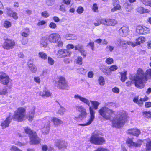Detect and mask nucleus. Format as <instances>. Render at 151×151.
<instances>
[{"mask_svg":"<svg viewBox=\"0 0 151 151\" xmlns=\"http://www.w3.org/2000/svg\"><path fill=\"white\" fill-rule=\"evenodd\" d=\"M131 80L132 83L135 84L136 87L140 88H143L145 83V79L142 69L141 68H138L136 75L132 77Z\"/></svg>","mask_w":151,"mask_h":151,"instance_id":"nucleus-2","label":"nucleus"},{"mask_svg":"<svg viewBox=\"0 0 151 151\" xmlns=\"http://www.w3.org/2000/svg\"><path fill=\"white\" fill-rule=\"evenodd\" d=\"M12 81L8 74L2 72H0V83L2 84L11 88Z\"/></svg>","mask_w":151,"mask_h":151,"instance_id":"nucleus-9","label":"nucleus"},{"mask_svg":"<svg viewBox=\"0 0 151 151\" xmlns=\"http://www.w3.org/2000/svg\"><path fill=\"white\" fill-rule=\"evenodd\" d=\"M30 31L28 28H25L23 29L21 32V35L24 37L28 36L29 35Z\"/></svg>","mask_w":151,"mask_h":151,"instance_id":"nucleus-26","label":"nucleus"},{"mask_svg":"<svg viewBox=\"0 0 151 151\" xmlns=\"http://www.w3.org/2000/svg\"><path fill=\"white\" fill-rule=\"evenodd\" d=\"M74 98L76 100H79L83 103L86 104L90 107H92L93 110H96L98 109L100 103L96 101H90L86 98L81 96L78 94H76ZM94 111V110H93Z\"/></svg>","mask_w":151,"mask_h":151,"instance_id":"nucleus-4","label":"nucleus"},{"mask_svg":"<svg viewBox=\"0 0 151 151\" xmlns=\"http://www.w3.org/2000/svg\"><path fill=\"white\" fill-rule=\"evenodd\" d=\"M49 15V13L47 11H44L41 13V16L45 18H47Z\"/></svg>","mask_w":151,"mask_h":151,"instance_id":"nucleus-51","label":"nucleus"},{"mask_svg":"<svg viewBox=\"0 0 151 151\" xmlns=\"http://www.w3.org/2000/svg\"><path fill=\"white\" fill-rule=\"evenodd\" d=\"M48 63L51 65H53L54 63V61L53 59L50 57L48 58Z\"/></svg>","mask_w":151,"mask_h":151,"instance_id":"nucleus-55","label":"nucleus"},{"mask_svg":"<svg viewBox=\"0 0 151 151\" xmlns=\"http://www.w3.org/2000/svg\"><path fill=\"white\" fill-rule=\"evenodd\" d=\"M12 118V116L10 114L9 116L7 117L5 120L1 122V126L2 129H5L9 126Z\"/></svg>","mask_w":151,"mask_h":151,"instance_id":"nucleus-21","label":"nucleus"},{"mask_svg":"<svg viewBox=\"0 0 151 151\" xmlns=\"http://www.w3.org/2000/svg\"><path fill=\"white\" fill-rule=\"evenodd\" d=\"M50 118L51 120L53 122V124L55 126H60L63 123L62 121L58 118L55 117H50Z\"/></svg>","mask_w":151,"mask_h":151,"instance_id":"nucleus-24","label":"nucleus"},{"mask_svg":"<svg viewBox=\"0 0 151 151\" xmlns=\"http://www.w3.org/2000/svg\"><path fill=\"white\" fill-rule=\"evenodd\" d=\"M76 109L80 112L79 117L82 118L85 117L87 115L86 109L81 106L78 105L76 106Z\"/></svg>","mask_w":151,"mask_h":151,"instance_id":"nucleus-16","label":"nucleus"},{"mask_svg":"<svg viewBox=\"0 0 151 151\" xmlns=\"http://www.w3.org/2000/svg\"><path fill=\"white\" fill-rule=\"evenodd\" d=\"M129 31L128 27H123L119 29V33L120 36L124 37L128 35Z\"/></svg>","mask_w":151,"mask_h":151,"instance_id":"nucleus-20","label":"nucleus"},{"mask_svg":"<svg viewBox=\"0 0 151 151\" xmlns=\"http://www.w3.org/2000/svg\"><path fill=\"white\" fill-rule=\"evenodd\" d=\"M127 44L129 45L130 46L133 47H134L137 46L136 42H133L132 41H128L127 42Z\"/></svg>","mask_w":151,"mask_h":151,"instance_id":"nucleus-50","label":"nucleus"},{"mask_svg":"<svg viewBox=\"0 0 151 151\" xmlns=\"http://www.w3.org/2000/svg\"><path fill=\"white\" fill-rule=\"evenodd\" d=\"M102 70L103 72L104 73L105 75H110L111 73V71H110V70H106L105 69H104L101 70Z\"/></svg>","mask_w":151,"mask_h":151,"instance_id":"nucleus-53","label":"nucleus"},{"mask_svg":"<svg viewBox=\"0 0 151 151\" xmlns=\"http://www.w3.org/2000/svg\"><path fill=\"white\" fill-rule=\"evenodd\" d=\"M5 41L4 42L2 47L6 49L9 50L15 46V42L13 40L9 39H4Z\"/></svg>","mask_w":151,"mask_h":151,"instance_id":"nucleus-13","label":"nucleus"},{"mask_svg":"<svg viewBox=\"0 0 151 151\" xmlns=\"http://www.w3.org/2000/svg\"><path fill=\"white\" fill-rule=\"evenodd\" d=\"M65 38L68 40H76L77 37L75 35L68 34L66 35Z\"/></svg>","mask_w":151,"mask_h":151,"instance_id":"nucleus-29","label":"nucleus"},{"mask_svg":"<svg viewBox=\"0 0 151 151\" xmlns=\"http://www.w3.org/2000/svg\"><path fill=\"white\" fill-rule=\"evenodd\" d=\"M94 73L92 71H89L88 73V76L89 78H92L94 76Z\"/></svg>","mask_w":151,"mask_h":151,"instance_id":"nucleus-64","label":"nucleus"},{"mask_svg":"<svg viewBox=\"0 0 151 151\" xmlns=\"http://www.w3.org/2000/svg\"><path fill=\"white\" fill-rule=\"evenodd\" d=\"M146 149V151H151V141L150 140L147 141Z\"/></svg>","mask_w":151,"mask_h":151,"instance_id":"nucleus-36","label":"nucleus"},{"mask_svg":"<svg viewBox=\"0 0 151 151\" xmlns=\"http://www.w3.org/2000/svg\"><path fill=\"white\" fill-rule=\"evenodd\" d=\"M29 68L31 71L33 73H35L37 71V68L35 65L30 67Z\"/></svg>","mask_w":151,"mask_h":151,"instance_id":"nucleus-57","label":"nucleus"},{"mask_svg":"<svg viewBox=\"0 0 151 151\" xmlns=\"http://www.w3.org/2000/svg\"><path fill=\"white\" fill-rule=\"evenodd\" d=\"M34 81L37 83L40 84L41 82V80L38 76H35L34 78Z\"/></svg>","mask_w":151,"mask_h":151,"instance_id":"nucleus-58","label":"nucleus"},{"mask_svg":"<svg viewBox=\"0 0 151 151\" xmlns=\"http://www.w3.org/2000/svg\"><path fill=\"white\" fill-rule=\"evenodd\" d=\"M74 62L77 65H81L83 63L82 58L80 56L77 57L75 59Z\"/></svg>","mask_w":151,"mask_h":151,"instance_id":"nucleus-32","label":"nucleus"},{"mask_svg":"<svg viewBox=\"0 0 151 151\" xmlns=\"http://www.w3.org/2000/svg\"><path fill=\"white\" fill-rule=\"evenodd\" d=\"M5 11L6 12V13L7 15L10 17L11 16L13 12L10 8L9 7H6L5 9Z\"/></svg>","mask_w":151,"mask_h":151,"instance_id":"nucleus-42","label":"nucleus"},{"mask_svg":"<svg viewBox=\"0 0 151 151\" xmlns=\"http://www.w3.org/2000/svg\"><path fill=\"white\" fill-rule=\"evenodd\" d=\"M112 91L115 93H118L119 92V89L117 87H114L112 89Z\"/></svg>","mask_w":151,"mask_h":151,"instance_id":"nucleus-60","label":"nucleus"},{"mask_svg":"<svg viewBox=\"0 0 151 151\" xmlns=\"http://www.w3.org/2000/svg\"><path fill=\"white\" fill-rule=\"evenodd\" d=\"M105 62L108 64H111L114 63V59L108 57L106 59Z\"/></svg>","mask_w":151,"mask_h":151,"instance_id":"nucleus-41","label":"nucleus"},{"mask_svg":"<svg viewBox=\"0 0 151 151\" xmlns=\"http://www.w3.org/2000/svg\"><path fill=\"white\" fill-rule=\"evenodd\" d=\"M137 11L141 14H144L145 13H147L150 12V10L147 9H144L142 7H139L137 9Z\"/></svg>","mask_w":151,"mask_h":151,"instance_id":"nucleus-30","label":"nucleus"},{"mask_svg":"<svg viewBox=\"0 0 151 151\" xmlns=\"http://www.w3.org/2000/svg\"><path fill=\"white\" fill-rule=\"evenodd\" d=\"M83 10L84 9L82 7L80 6L78 8L77 12L78 13L80 14L83 12Z\"/></svg>","mask_w":151,"mask_h":151,"instance_id":"nucleus-62","label":"nucleus"},{"mask_svg":"<svg viewBox=\"0 0 151 151\" xmlns=\"http://www.w3.org/2000/svg\"><path fill=\"white\" fill-rule=\"evenodd\" d=\"M112 4L114 7L111 9L112 12L121 9V6L119 4V2L118 0H112Z\"/></svg>","mask_w":151,"mask_h":151,"instance_id":"nucleus-22","label":"nucleus"},{"mask_svg":"<svg viewBox=\"0 0 151 151\" xmlns=\"http://www.w3.org/2000/svg\"><path fill=\"white\" fill-rule=\"evenodd\" d=\"M55 85L60 88L65 89L68 86V84L64 77L61 76L58 78V80L55 81Z\"/></svg>","mask_w":151,"mask_h":151,"instance_id":"nucleus-10","label":"nucleus"},{"mask_svg":"<svg viewBox=\"0 0 151 151\" xmlns=\"http://www.w3.org/2000/svg\"><path fill=\"white\" fill-rule=\"evenodd\" d=\"M102 133L99 131H95L92 134L90 138V141L96 145H101L105 143L104 139L101 136Z\"/></svg>","mask_w":151,"mask_h":151,"instance_id":"nucleus-3","label":"nucleus"},{"mask_svg":"<svg viewBox=\"0 0 151 151\" xmlns=\"http://www.w3.org/2000/svg\"><path fill=\"white\" fill-rule=\"evenodd\" d=\"M145 81L147 79H151V69H147L145 73Z\"/></svg>","mask_w":151,"mask_h":151,"instance_id":"nucleus-31","label":"nucleus"},{"mask_svg":"<svg viewBox=\"0 0 151 151\" xmlns=\"http://www.w3.org/2000/svg\"><path fill=\"white\" fill-rule=\"evenodd\" d=\"M118 68L117 66L116 65H113L110 66L109 70L110 71H114L116 70Z\"/></svg>","mask_w":151,"mask_h":151,"instance_id":"nucleus-49","label":"nucleus"},{"mask_svg":"<svg viewBox=\"0 0 151 151\" xmlns=\"http://www.w3.org/2000/svg\"><path fill=\"white\" fill-rule=\"evenodd\" d=\"M10 17H12L13 18L15 19H17L18 18L17 13L14 12H12L11 15V16H10Z\"/></svg>","mask_w":151,"mask_h":151,"instance_id":"nucleus-59","label":"nucleus"},{"mask_svg":"<svg viewBox=\"0 0 151 151\" xmlns=\"http://www.w3.org/2000/svg\"><path fill=\"white\" fill-rule=\"evenodd\" d=\"M77 72L80 74L84 75L86 73V70L84 69L83 68H81L77 70Z\"/></svg>","mask_w":151,"mask_h":151,"instance_id":"nucleus-43","label":"nucleus"},{"mask_svg":"<svg viewBox=\"0 0 151 151\" xmlns=\"http://www.w3.org/2000/svg\"><path fill=\"white\" fill-rule=\"evenodd\" d=\"M103 19H96V22H94V25L96 26H98L101 24H103V22H102V20Z\"/></svg>","mask_w":151,"mask_h":151,"instance_id":"nucleus-39","label":"nucleus"},{"mask_svg":"<svg viewBox=\"0 0 151 151\" xmlns=\"http://www.w3.org/2000/svg\"><path fill=\"white\" fill-rule=\"evenodd\" d=\"M90 116L88 119L83 124H79V126H88L90 125L93 121L95 119V112L93 110V108L92 107L89 108Z\"/></svg>","mask_w":151,"mask_h":151,"instance_id":"nucleus-11","label":"nucleus"},{"mask_svg":"<svg viewBox=\"0 0 151 151\" xmlns=\"http://www.w3.org/2000/svg\"><path fill=\"white\" fill-rule=\"evenodd\" d=\"M66 109L65 108L61 107L58 111V113L60 115H63L66 112Z\"/></svg>","mask_w":151,"mask_h":151,"instance_id":"nucleus-37","label":"nucleus"},{"mask_svg":"<svg viewBox=\"0 0 151 151\" xmlns=\"http://www.w3.org/2000/svg\"><path fill=\"white\" fill-rule=\"evenodd\" d=\"M121 80L123 82H124L127 79L126 76L127 74V72L124 71L123 72H122L121 73Z\"/></svg>","mask_w":151,"mask_h":151,"instance_id":"nucleus-38","label":"nucleus"},{"mask_svg":"<svg viewBox=\"0 0 151 151\" xmlns=\"http://www.w3.org/2000/svg\"><path fill=\"white\" fill-rule=\"evenodd\" d=\"M55 145L59 149H66L67 146L66 142L60 140H57L55 142Z\"/></svg>","mask_w":151,"mask_h":151,"instance_id":"nucleus-19","label":"nucleus"},{"mask_svg":"<svg viewBox=\"0 0 151 151\" xmlns=\"http://www.w3.org/2000/svg\"><path fill=\"white\" fill-rule=\"evenodd\" d=\"M49 41L53 43H57L59 47H62L63 43L61 40L60 35L58 33H52L50 34L47 37Z\"/></svg>","mask_w":151,"mask_h":151,"instance_id":"nucleus-8","label":"nucleus"},{"mask_svg":"<svg viewBox=\"0 0 151 151\" xmlns=\"http://www.w3.org/2000/svg\"><path fill=\"white\" fill-rule=\"evenodd\" d=\"M140 1L145 5L151 7V0H140Z\"/></svg>","mask_w":151,"mask_h":151,"instance_id":"nucleus-40","label":"nucleus"},{"mask_svg":"<svg viewBox=\"0 0 151 151\" xmlns=\"http://www.w3.org/2000/svg\"><path fill=\"white\" fill-rule=\"evenodd\" d=\"M71 54L70 51L67 50L62 49L59 50L56 54L58 58H61L65 57L70 56Z\"/></svg>","mask_w":151,"mask_h":151,"instance_id":"nucleus-14","label":"nucleus"},{"mask_svg":"<svg viewBox=\"0 0 151 151\" xmlns=\"http://www.w3.org/2000/svg\"><path fill=\"white\" fill-rule=\"evenodd\" d=\"M114 112V111L106 106L101 107L98 110L99 115L106 120H109L111 119V115Z\"/></svg>","mask_w":151,"mask_h":151,"instance_id":"nucleus-6","label":"nucleus"},{"mask_svg":"<svg viewBox=\"0 0 151 151\" xmlns=\"http://www.w3.org/2000/svg\"><path fill=\"white\" fill-rule=\"evenodd\" d=\"M127 113L124 111H120L117 116L114 117L111 120L113 127L120 128L123 125L127 118Z\"/></svg>","mask_w":151,"mask_h":151,"instance_id":"nucleus-1","label":"nucleus"},{"mask_svg":"<svg viewBox=\"0 0 151 151\" xmlns=\"http://www.w3.org/2000/svg\"><path fill=\"white\" fill-rule=\"evenodd\" d=\"M30 143L31 144L35 145L38 144L40 140L37 137L36 132L33 133L30 136Z\"/></svg>","mask_w":151,"mask_h":151,"instance_id":"nucleus-17","label":"nucleus"},{"mask_svg":"<svg viewBox=\"0 0 151 151\" xmlns=\"http://www.w3.org/2000/svg\"><path fill=\"white\" fill-rule=\"evenodd\" d=\"M146 40L145 38L142 36H140L136 39L135 42L137 45L144 42Z\"/></svg>","mask_w":151,"mask_h":151,"instance_id":"nucleus-27","label":"nucleus"},{"mask_svg":"<svg viewBox=\"0 0 151 151\" xmlns=\"http://www.w3.org/2000/svg\"><path fill=\"white\" fill-rule=\"evenodd\" d=\"M142 142L141 140H138L136 143L133 142L131 139H129L126 141L127 145L130 147H139L141 145Z\"/></svg>","mask_w":151,"mask_h":151,"instance_id":"nucleus-15","label":"nucleus"},{"mask_svg":"<svg viewBox=\"0 0 151 151\" xmlns=\"http://www.w3.org/2000/svg\"><path fill=\"white\" fill-rule=\"evenodd\" d=\"M25 132L27 134H29L30 136L33 133L35 132H33L28 127H25L24 128Z\"/></svg>","mask_w":151,"mask_h":151,"instance_id":"nucleus-35","label":"nucleus"},{"mask_svg":"<svg viewBox=\"0 0 151 151\" xmlns=\"http://www.w3.org/2000/svg\"><path fill=\"white\" fill-rule=\"evenodd\" d=\"M137 33L140 35H146L149 34L150 32L149 28L143 25H138L136 28Z\"/></svg>","mask_w":151,"mask_h":151,"instance_id":"nucleus-12","label":"nucleus"},{"mask_svg":"<svg viewBox=\"0 0 151 151\" xmlns=\"http://www.w3.org/2000/svg\"><path fill=\"white\" fill-rule=\"evenodd\" d=\"M128 133L138 137L140 134V131L136 128H132L128 130Z\"/></svg>","mask_w":151,"mask_h":151,"instance_id":"nucleus-23","label":"nucleus"},{"mask_svg":"<svg viewBox=\"0 0 151 151\" xmlns=\"http://www.w3.org/2000/svg\"><path fill=\"white\" fill-rule=\"evenodd\" d=\"M43 123L41 126L40 129L42 132L44 134H48L50 128L51 118L50 116H47L42 119Z\"/></svg>","mask_w":151,"mask_h":151,"instance_id":"nucleus-7","label":"nucleus"},{"mask_svg":"<svg viewBox=\"0 0 151 151\" xmlns=\"http://www.w3.org/2000/svg\"><path fill=\"white\" fill-rule=\"evenodd\" d=\"M103 24L108 26H114L117 23L116 20L112 19H103Z\"/></svg>","mask_w":151,"mask_h":151,"instance_id":"nucleus-18","label":"nucleus"},{"mask_svg":"<svg viewBox=\"0 0 151 151\" xmlns=\"http://www.w3.org/2000/svg\"><path fill=\"white\" fill-rule=\"evenodd\" d=\"M4 27L6 28L10 27L11 26V22L8 21H5L4 24Z\"/></svg>","mask_w":151,"mask_h":151,"instance_id":"nucleus-47","label":"nucleus"},{"mask_svg":"<svg viewBox=\"0 0 151 151\" xmlns=\"http://www.w3.org/2000/svg\"><path fill=\"white\" fill-rule=\"evenodd\" d=\"M10 150L11 151H22V150L14 145H13L11 147Z\"/></svg>","mask_w":151,"mask_h":151,"instance_id":"nucleus-48","label":"nucleus"},{"mask_svg":"<svg viewBox=\"0 0 151 151\" xmlns=\"http://www.w3.org/2000/svg\"><path fill=\"white\" fill-rule=\"evenodd\" d=\"M75 49L76 50H78L80 52L83 49V46L79 44H78L75 46Z\"/></svg>","mask_w":151,"mask_h":151,"instance_id":"nucleus-52","label":"nucleus"},{"mask_svg":"<svg viewBox=\"0 0 151 151\" xmlns=\"http://www.w3.org/2000/svg\"><path fill=\"white\" fill-rule=\"evenodd\" d=\"M14 144L17 145L19 146H22L25 145L26 144V143H21L20 142L18 141L14 142Z\"/></svg>","mask_w":151,"mask_h":151,"instance_id":"nucleus-56","label":"nucleus"},{"mask_svg":"<svg viewBox=\"0 0 151 151\" xmlns=\"http://www.w3.org/2000/svg\"><path fill=\"white\" fill-rule=\"evenodd\" d=\"M35 107L33 106L30 109L27 115V118L29 121H32L34 118L35 114Z\"/></svg>","mask_w":151,"mask_h":151,"instance_id":"nucleus-25","label":"nucleus"},{"mask_svg":"<svg viewBox=\"0 0 151 151\" xmlns=\"http://www.w3.org/2000/svg\"><path fill=\"white\" fill-rule=\"evenodd\" d=\"M38 56L40 58L44 60L46 59L47 57V54L43 52H40L38 53Z\"/></svg>","mask_w":151,"mask_h":151,"instance_id":"nucleus-33","label":"nucleus"},{"mask_svg":"<svg viewBox=\"0 0 151 151\" xmlns=\"http://www.w3.org/2000/svg\"><path fill=\"white\" fill-rule=\"evenodd\" d=\"M47 23V22L44 20L39 21L37 24V26H42L45 25Z\"/></svg>","mask_w":151,"mask_h":151,"instance_id":"nucleus-61","label":"nucleus"},{"mask_svg":"<svg viewBox=\"0 0 151 151\" xmlns=\"http://www.w3.org/2000/svg\"><path fill=\"white\" fill-rule=\"evenodd\" d=\"M47 38L46 37H42L40 41V45L44 47H46L47 45Z\"/></svg>","mask_w":151,"mask_h":151,"instance_id":"nucleus-28","label":"nucleus"},{"mask_svg":"<svg viewBox=\"0 0 151 151\" xmlns=\"http://www.w3.org/2000/svg\"><path fill=\"white\" fill-rule=\"evenodd\" d=\"M49 27L51 29H55L57 28V26L55 23L52 22L50 23Z\"/></svg>","mask_w":151,"mask_h":151,"instance_id":"nucleus-54","label":"nucleus"},{"mask_svg":"<svg viewBox=\"0 0 151 151\" xmlns=\"http://www.w3.org/2000/svg\"><path fill=\"white\" fill-rule=\"evenodd\" d=\"M75 47V46L72 44H68L66 46L67 50H70L72 49Z\"/></svg>","mask_w":151,"mask_h":151,"instance_id":"nucleus-63","label":"nucleus"},{"mask_svg":"<svg viewBox=\"0 0 151 151\" xmlns=\"http://www.w3.org/2000/svg\"><path fill=\"white\" fill-rule=\"evenodd\" d=\"M125 9L127 11L130 12L133 9L132 5L129 4H127L125 5Z\"/></svg>","mask_w":151,"mask_h":151,"instance_id":"nucleus-44","label":"nucleus"},{"mask_svg":"<svg viewBox=\"0 0 151 151\" xmlns=\"http://www.w3.org/2000/svg\"><path fill=\"white\" fill-rule=\"evenodd\" d=\"M99 84L101 86H104L105 84V81L104 77L102 76H100L98 79Z\"/></svg>","mask_w":151,"mask_h":151,"instance_id":"nucleus-34","label":"nucleus"},{"mask_svg":"<svg viewBox=\"0 0 151 151\" xmlns=\"http://www.w3.org/2000/svg\"><path fill=\"white\" fill-rule=\"evenodd\" d=\"M26 108L20 107L17 109L14 113L13 118L18 122H22L24 120L25 117Z\"/></svg>","mask_w":151,"mask_h":151,"instance_id":"nucleus-5","label":"nucleus"},{"mask_svg":"<svg viewBox=\"0 0 151 151\" xmlns=\"http://www.w3.org/2000/svg\"><path fill=\"white\" fill-rule=\"evenodd\" d=\"M8 93L7 90L6 88L3 89L0 88V95H5Z\"/></svg>","mask_w":151,"mask_h":151,"instance_id":"nucleus-46","label":"nucleus"},{"mask_svg":"<svg viewBox=\"0 0 151 151\" xmlns=\"http://www.w3.org/2000/svg\"><path fill=\"white\" fill-rule=\"evenodd\" d=\"M143 116L147 118H151V112L144 111L143 113Z\"/></svg>","mask_w":151,"mask_h":151,"instance_id":"nucleus-45","label":"nucleus"}]
</instances>
